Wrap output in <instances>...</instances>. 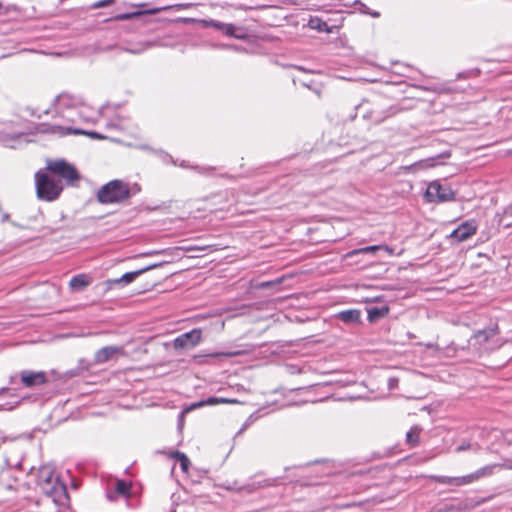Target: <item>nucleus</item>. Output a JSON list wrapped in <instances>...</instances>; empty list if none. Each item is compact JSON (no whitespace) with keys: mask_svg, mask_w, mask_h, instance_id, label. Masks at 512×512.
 Instances as JSON below:
<instances>
[{"mask_svg":"<svg viewBox=\"0 0 512 512\" xmlns=\"http://www.w3.org/2000/svg\"><path fill=\"white\" fill-rule=\"evenodd\" d=\"M121 103L109 102L95 108L87 104L80 95L63 92L56 96L47 109L31 106L20 109L19 117L28 123L27 128H78L79 124H97L99 118L107 119L106 128H119L114 116Z\"/></svg>","mask_w":512,"mask_h":512,"instance_id":"f257e3e1","label":"nucleus"},{"mask_svg":"<svg viewBox=\"0 0 512 512\" xmlns=\"http://www.w3.org/2000/svg\"><path fill=\"white\" fill-rule=\"evenodd\" d=\"M37 485L43 493L38 500L39 512H61L68 505L66 485L55 475L51 466L44 465L39 468Z\"/></svg>","mask_w":512,"mask_h":512,"instance_id":"f03ea898","label":"nucleus"},{"mask_svg":"<svg viewBox=\"0 0 512 512\" xmlns=\"http://www.w3.org/2000/svg\"><path fill=\"white\" fill-rule=\"evenodd\" d=\"M45 169L63 185L70 187H78L82 178L77 167L64 158H47Z\"/></svg>","mask_w":512,"mask_h":512,"instance_id":"7ed1b4c3","label":"nucleus"},{"mask_svg":"<svg viewBox=\"0 0 512 512\" xmlns=\"http://www.w3.org/2000/svg\"><path fill=\"white\" fill-rule=\"evenodd\" d=\"M34 180L36 195L40 200L53 202L60 197L64 190L61 181L52 176L45 168L35 173Z\"/></svg>","mask_w":512,"mask_h":512,"instance_id":"20e7f679","label":"nucleus"},{"mask_svg":"<svg viewBox=\"0 0 512 512\" xmlns=\"http://www.w3.org/2000/svg\"><path fill=\"white\" fill-rule=\"evenodd\" d=\"M130 196V185L119 179L104 184L96 193L97 201L104 205L122 203L128 200Z\"/></svg>","mask_w":512,"mask_h":512,"instance_id":"39448f33","label":"nucleus"},{"mask_svg":"<svg viewBox=\"0 0 512 512\" xmlns=\"http://www.w3.org/2000/svg\"><path fill=\"white\" fill-rule=\"evenodd\" d=\"M388 111L375 110L371 107V104L367 100H363L361 103L354 106V113L349 114V119L354 120L361 116L362 120L367 125H378L386 118L393 115L397 110L394 107H390Z\"/></svg>","mask_w":512,"mask_h":512,"instance_id":"423d86ee","label":"nucleus"},{"mask_svg":"<svg viewBox=\"0 0 512 512\" xmlns=\"http://www.w3.org/2000/svg\"><path fill=\"white\" fill-rule=\"evenodd\" d=\"M456 193L448 184L435 180L428 184L424 198L428 203H443L455 200Z\"/></svg>","mask_w":512,"mask_h":512,"instance_id":"0eeeda50","label":"nucleus"},{"mask_svg":"<svg viewBox=\"0 0 512 512\" xmlns=\"http://www.w3.org/2000/svg\"><path fill=\"white\" fill-rule=\"evenodd\" d=\"M128 10L122 13H116L110 17V20L113 21H130V20H140L145 15H154L158 13L161 9L150 7L149 3H140V4H128Z\"/></svg>","mask_w":512,"mask_h":512,"instance_id":"6e6552de","label":"nucleus"},{"mask_svg":"<svg viewBox=\"0 0 512 512\" xmlns=\"http://www.w3.org/2000/svg\"><path fill=\"white\" fill-rule=\"evenodd\" d=\"M119 357H127V352L122 346H105L97 350L94 354L95 364H104L111 360H117Z\"/></svg>","mask_w":512,"mask_h":512,"instance_id":"1a4fd4ad","label":"nucleus"},{"mask_svg":"<svg viewBox=\"0 0 512 512\" xmlns=\"http://www.w3.org/2000/svg\"><path fill=\"white\" fill-rule=\"evenodd\" d=\"M201 339V329H193L176 337L173 341V347L176 350L194 348L200 343Z\"/></svg>","mask_w":512,"mask_h":512,"instance_id":"9d476101","label":"nucleus"},{"mask_svg":"<svg viewBox=\"0 0 512 512\" xmlns=\"http://www.w3.org/2000/svg\"><path fill=\"white\" fill-rule=\"evenodd\" d=\"M20 380L25 388H33L48 383V377L45 371L24 370L20 373Z\"/></svg>","mask_w":512,"mask_h":512,"instance_id":"9b49d317","label":"nucleus"},{"mask_svg":"<svg viewBox=\"0 0 512 512\" xmlns=\"http://www.w3.org/2000/svg\"><path fill=\"white\" fill-rule=\"evenodd\" d=\"M478 225L475 220H468L459 225L450 234V238L457 242H464L474 236L477 232Z\"/></svg>","mask_w":512,"mask_h":512,"instance_id":"f8f14e48","label":"nucleus"},{"mask_svg":"<svg viewBox=\"0 0 512 512\" xmlns=\"http://www.w3.org/2000/svg\"><path fill=\"white\" fill-rule=\"evenodd\" d=\"M427 478L434 483L453 487H462L471 484L468 474L462 476L429 475Z\"/></svg>","mask_w":512,"mask_h":512,"instance_id":"ddd939ff","label":"nucleus"},{"mask_svg":"<svg viewBox=\"0 0 512 512\" xmlns=\"http://www.w3.org/2000/svg\"><path fill=\"white\" fill-rule=\"evenodd\" d=\"M239 401L237 399H230V398H222V397H209L206 400H201L198 402H194L187 406L183 413H189L194 409L201 408L208 405H218V404H238Z\"/></svg>","mask_w":512,"mask_h":512,"instance_id":"4468645a","label":"nucleus"},{"mask_svg":"<svg viewBox=\"0 0 512 512\" xmlns=\"http://www.w3.org/2000/svg\"><path fill=\"white\" fill-rule=\"evenodd\" d=\"M495 468L512 469V464L504 465V464L496 463V464H490V465L483 466V467L477 469L476 471L468 474L471 484L479 481L482 478L491 476L494 473Z\"/></svg>","mask_w":512,"mask_h":512,"instance_id":"2eb2a0df","label":"nucleus"},{"mask_svg":"<svg viewBox=\"0 0 512 512\" xmlns=\"http://www.w3.org/2000/svg\"><path fill=\"white\" fill-rule=\"evenodd\" d=\"M154 267H156V265H153V266H150V267H146V268H142V269L137 270V271L127 272L124 275H122L120 278L108 279L106 281V285H107L108 288H112L114 285H119L121 283H123L125 285L130 284L138 276H140L144 272H146V271H148V270H150V269H152Z\"/></svg>","mask_w":512,"mask_h":512,"instance_id":"dca6fc26","label":"nucleus"},{"mask_svg":"<svg viewBox=\"0 0 512 512\" xmlns=\"http://www.w3.org/2000/svg\"><path fill=\"white\" fill-rule=\"evenodd\" d=\"M92 283V278L87 274H78L71 278L69 286L72 290H83Z\"/></svg>","mask_w":512,"mask_h":512,"instance_id":"f3484780","label":"nucleus"},{"mask_svg":"<svg viewBox=\"0 0 512 512\" xmlns=\"http://www.w3.org/2000/svg\"><path fill=\"white\" fill-rule=\"evenodd\" d=\"M450 156H451L450 152H443L440 155H438L437 157H432V158H428L425 160H421L420 162L416 163L415 166H418L421 169L432 168L437 165L444 164L443 161H439V160L448 159V158H450Z\"/></svg>","mask_w":512,"mask_h":512,"instance_id":"a211bd4d","label":"nucleus"},{"mask_svg":"<svg viewBox=\"0 0 512 512\" xmlns=\"http://www.w3.org/2000/svg\"><path fill=\"white\" fill-rule=\"evenodd\" d=\"M308 26L318 32L333 33L337 26H329L327 22L323 21L319 17H311L308 22Z\"/></svg>","mask_w":512,"mask_h":512,"instance_id":"6ab92c4d","label":"nucleus"},{"mask_svg":"<svg viewBox=\"0 0 512 512\" xmlns=\"http://www.w3.org/2000/svg\"><path fill=\"white\" fill-rule=\"evenodd\" d=\"M390 312L388 305L382 307H371L367 309L368 321L373 323L377 320L386 317Z\"/></svg>","mask_w":512,"mask_h":512,"instance_id":"aec40b11","label":"nucleus"},{"mask_svg":"<svg viewBox=\"0 0 512 512\" xmlns=\"http://www.w3.org/2000/svg\"><path fill=\"white\" fill-rule=\"evenodd\" d=\"M337 317L344 323H360L361 312L357 309H349L341 311Z\"/></svg>","mask_w":512,"mask_h":512,"instance_id":"412c9836","label":"nucleus"},{"mask_svg":"<svg viewBox=\"0 0 512 512\" xmlns=\"http://www.w3.org/2000/svg\"><path fill=\"white\" fill-rule=\"evenodd\" d=\"M499 333L498 326L489 327L479 330L474 334V338L479 344L486 343L490 338L495 337Z\"/></svg>","mask_w":512,"mask_h":512,"instance_id":"4be33fe9","label":"nucleus"},{"mask_svg":"<svg viewBox=\"0 0 512 512\" xmlns=\"http://www.w3.org/2000/svg\"><path fill=\"white\" fill-rule=\"evenodd\" d=\"M224 35L234 37L236 39H245L246 33L241 27H237L231 23H225L221 31Z\"/></svg>","mask_w":512,"mask_h":512,"instance_id":"5701e85b","label":"nucleus"},{"mask_svg":"<svg viewBox=\"0 0 512 512\" xmlns=\"http://www.w3.org/2000/svg\"><path fill=\"white\" fill-rule=\"evenodd\" d=\"M495 439L501 446L512 445V429L495 431Z\"/></svg>","mask_w":512,"mask_h":512,"instance_id":"b1692460","label":"nucleus"},{"mask_svg":"<svg viewBox=\"0 0 512 512\" xmlns=\"http://www.w3.org/2000/svg\"><path fill=\"white\" fill-rule=\"evenodd\" d=\"M421 428L414 426L406 434V443L411 447H416L420 443Z\"/></svg>","mask_w":512,"mask_h":512,"instance_id":"393cba45","label":"nucleus"},{"mask_svg":"<svg viewBox=\"0 0 512 512\" xmlns=\"http://www.w3.org/2000/svg\"><path fill=\"white\" fill-rule=\"evenodd\" d=\"M380 250H381L380 245H372V246H367V247H363V248H358V249H354V250L349 251L346 254H344L343 259H348V258H351L352 256L359 255V254L374 253V252H377Z\"/></svg>","mask_w":512,"mask_h":512,"instance_id":"a878e982","label":"nucleus"},{"mask_svg":"<svg viewBox=\"0 0 512 512\" xmlns=\"http://www.w3.org/2000/svg\"><path fill=\"white\" fill-rule=\"evenodd\" d=\"M352 5L359 6L358 10L361 14L369 15L373 18L380 17V12L370 9L367 5H365L360 0H355Z\"/></svg>","mask_w":512,"mask_h":512,"instance_id":"bb28decb","label":"nucleus"},{"mask_svg":"<svg viewBox=\"0 0 512 512\" xmlns=\"http://www.w3.org/2000/svg\"><path fill=\"white\" fill-rule=\"evenodd\" d=\"M197 22L199 23V25L202 27V28H210V27H213L219 31H222L223 29V26L225 23L223 22H220L218 20H214V19H201V20H197Z\"/></svg>","mask_w":512,"mask_h":512,"instance_id":"cd10ccee","label":"nucleus"},{"mask_svg":"<svg viewBox=\"0 0 512 512\" xmlns=\"http://www.w3.org/2000/svg\"><path fill=\"white\" fill-rule=\"evenodd\" d=\"M131 485L124 480H117L115 485V492L122 496H128L130 494Z\"/></svg>","mask_w":512,"mask_h":512,"instance_id":"c85d7f7f","label":"nucleus"},{"mask_svg":"<svg viewBox=\"0 0 512 512\" xmlns=\"http://www.w3.org/2000/svg\"><path fill=\"white\" fill-rule=\"evenodd\" d=\"M480 73H481V70L479 68L467 69L462 72H459L457 74V79L476 78L480 75Z\"/></svg>","mask_w":512,"mask_h":512,"instance_id":"c756f323","label":"nucleus"},{"mask_svg":"<svg viewBox=\"0 0 512 512\" xmlns=\"http://www.w3.org/2000/svg\"><path fill=\"white\" fill-rule=\"evenodd\" d=\"M84 134V135H87L91 138H97V139H100V138H103L101 135H99L98 133L94 132V131H91V130H78V129H75V130H65V133H63V135L65 134Z\"/></svg>","mask_w":512,"mask_h":512,"instance_id":"7c9ffc66","label":"nucleus"},{"mask_svg":"<svg viewBox=\"0 0 512 512\" xmlns=\"http://www.w3.org/2000/svg\"><path fill=\"white\" fill-rule=\"evenodd\" d=\"M114 2H115V0H99L92 5V8L97 9V8L106 7L110 4H113Z\"/></svg>","mask_w":512,"mask_h":512,"instance_id":"2f4dec72","label":"nucleus"},{"mask_svg":"<svg viewBox=\"0 0 512 512\" xmlns=\"http://www.w3.org/2000/svg\"><path fill=\"white\" fill-rule=\"evenodd\" d=\"M472 448V444L469 441H463L456 449L455 451L457 453L468 451Z\"/></svg>","mask_w":512,"mask_h":512,"instance_id":"473e14b6","label":"nucleus"},{"mask_svg":"<svg viewBox=\"0 0 512 512\" xmlns=\"http://www.w3.org/2000/svg\"><path fill=\"white\" fill-rule=\"evenodd\" d=\"M282 278H278L274 281H266V282H262L261 284H259V287L260 288H267V287H271V286H274V285H279L282 283Z\"/></svg>","mask_w":512,"mask_h":512,"instance_id":"72a5a7b5","label":"nucleus"},{"mask_svg":"<svg viewBox=\"0 0 512 512\" xmlns=\"http://www.w3.org/2000/svg\"><path fill=\"white\" fill-rule=\"evenodd\" d=\"M180 465L183 472L187 473L189 470L190 461L187 456H182L180 459Z\"/></svg>","mask_w":512,"mask_h":512,"instance_id":"f704fd0d","label":"nucleus"},{"mask_svg":"<svg viewBox=\"0 0 512 512\" xmlns=\"http://www.w3.org/2000/svg\"><path fill=\"white\" fill-rule=\"evenodd\" d=\"M182 456H186V455L184 453L178 451V450L172 451V452L169 453V457L170 458H175V459H177L179 461L182 458Z\"/></svg>","mask_w":512,"mask_h":512,"instance_id":"c9c22d12","label":"nucleus"},{"mask_svg":"<svg viewBox=\"0 0 512 512\" xmlns=\"http://www.w3.org/2000/svg\"><path fill=\"white\" fill-rule=\"evenodd\" d=\"M182 456H186V455L184 453L178 451V450L172 451V452L169 453V457L170 458H175V459H177L179 461L182 458Z\"/></svg>","mask_w":512,"mask_h":512,"instance_id":"e433bc0d","label":"nucleus"},{"mask_svg":"<svg viewBox=\"0 0 512 512\" xmlns=\"http://www.w3.org/2000/svg\"><path fill=\"white\" fill-rule=\"evenodd\" d=\"M381 247V250L385 251L387 254L389 255H393L394 254V249L388 245H380Z\"/></svg>","mask_w":512,"mask_h":512,"instance_id":"4c0bfd02","label":"nucleus"},{"mask_svg":"<svg viewBox=\"0 0 512 512\" xmlns=\"http://www.w3.org/2000/svg\"><path fill=\"white\" fill-rule=\"evenodd\" d=\"M216 47L220 49H235L238 50V48L234 45H228V44H217Z\"/></svg>","mask_w":512,"mask_h":512,"instance_id":"58836bf2","label":"nucleus"},{"mask_svg":"<svg viewBox=\"0 0 512 512\" xmlns=\"http://www.w3.org/2000/svg\"><path fill=\"white\" fill-rule=\"evenodd\" d=\"M371 502V500H367V501H364V502H359V503H354V504H350L348 505L349 507L351 506H359V507H362V506H365L367 504H369ZM373 504H375L376 502L374 500H372Z\"/></svg>","mask_w":512,"mask_h":512,"instance_id":"ea45409f","label":"nucleus"},{"mask_svg":"<svg viewBox=\"0 0 512 512\" xmlns=\"http://www.w3.org/2000/svg\"><path fill=\"white\" fill-rule=\"evenodd\" d=\"M443 91L447 92V93H453V92H458L460 91V89H458V87H448L446 89H443Z\"/></svg>","mask_w":512,"mask_h":512,"instance_id":"a19ab883","label":"nucleus"},{"mask_svg":"<svg viewBox=\"0 0 512 512\" xmlns=\"http://www.w3.org/2000/svg\"><path fill=\"white\" fill-rule=\"evenodd\" d=\"M2 9H3V4L0 2V15L5 14V12H3Z\"/></svg>","mask_w":512,"mask_h":512,"instance_id":"79ce46f5","label":"nucleus"},{"mask_svg":"<svg viewBox=\"0 0 512 512\" xmlns=\"http://www.w3.org/2000/svg\"><path fill=\"white\" fill-rule=\"evenodd\" d=\"M187 250H202V248L199 247H190Z\"/></svg>","mask_w":512,"mask_h":512,"instance_id":"37998d69","label":"nucleus"},{"mask_svg":"<svg viewBox=\"0 0 512 512\" xmlns=\"http://www.w3.org/2000/svg\"><path fill=\"white\" fill-rule=\"evenodd\" d=\"M185 22H188V21H195L194 19H191V18H186L184 19Z\"/></svg>","mask_w":512,"mask_h":512,"instance_id":"c03bdc74","label":"nucleus"},{"mask_svg":"<svg viewBox=\"0 0 512 512\" xmlns=\"http://www.w3.org/2000/svg\"><path fill=\"white\" fill-rule=\"evenodd\" d=\"M421 88H422L423 90H430V88H429V87H426V86H423V87L421 86Z\"/></svg>","mask_w":512,"mask_h":512,"instance_id":"a18cd8bd","label":"nucleus"},{"mask_svg":"<svg viewBox=\"0 0 512 512\" xmlns=\"http://www.w3.org/2000/svg\"><path fill=\"white\" fill-rule=\"evenodd\" d=\"M64 0H60V2H63Z\"/></svg>","mask_w":512,"mask_h":512,"instance_id":"49530a36","label":"nucleus"}]
</instances>
